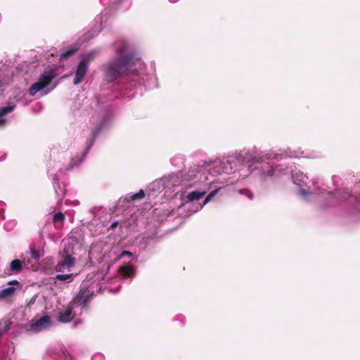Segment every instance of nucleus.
Wrapping results in <instances>:
<instances>
[{
    "instance_id": "1",
    "label": "nucleus",
    "mask_w": 360,
    "mask_h": 360,
    "mask_svg": "<svg viewBox=\"0 0 360 360\" xmlns=\"http://www.w3.org/2000/svg\"><path fill=\"white\" fill-rule=\"evenodd\" d=\"M113 49L114 56L101 67L103 79L106 82L112 83L127 79L148 89L158 86L154 70L150 68V72H146V65L138 58L129 41H117L113 44Z\"/></svg>"
},
{
    "instance_id": "2",
    "label": "nucleus",
    "mask_w": 360,
    "mask_h": 360,
    "mask_svg": "<svg viewBox=\"0 0 360 360\" xmlns=\"http://www.w3.org/2000/svg\"><path fill=\"white\" fill-rule=\"evenodd\" d=\"M263 174L268 176H283L291 174L292 183L300 187L297 195L300 199L305 202L315 204L320 208L334 207L354 198L348 189L336 190L332 193L324 185H319L315 179L311 184L308 183L309 178L303 172L292 171L291 168L283 165L266 171L264 168Z\"/></svg>"
},
{
    "instance_id": "3",
    "label": "nucleus",
    "mask_w": 360,
    "mask_h": 360,
    "mask_svg": "<svg viewBox=\"0 0 360 360\" xmlns=\"http://www.w3.org/2000/svg\"><path fill=\"white\" fill-rule=\"evenodd\" d=\"M110 125V117L108 115H106L103 116L92 129V137L89 141L86 142L85 150L82 153V155H77L75 158L68 157L63 163L60 162H54L53 169H48V174L50 176H52L53 188L58 197L63 196L65 191L63 188L61 187L58 184V176L54 173V171L57 169L58 172L61 173L63 172L69 171L75 167H78L86 158V155L94 144V139H96V136L100 132L108 129ZM49 167H51V165H49Z\"/></svg>"
},
{
    "instance_id": "4",
    "label": "nucleus",
    "mask_w": 360,
    "mask_h": 360,
    "mask_svg": "<svg viewBox=\"0 0 360 360\" xmlns=\"http://www.w3.org/2000/svg\"><path fill=\"white\" fill-rule=\"evenodd\" d=\"M233 158L232 155H229L226 157V160L220 158L201 160L195 165L190 174L193 175L195 172H201L198 181L204 183V186H206L214 184L215 177L222 173L233 174V178L238 179L239 164ZM236 181L238 182L240 180Z\"/></svg>"
},
{
    "instance_id": "5",
    "label": "nucleus",
    "mask_w": 360,
    "mask_h": 360,
    "mask_svg": "<svg viewBox=\"0 0 360 360\" xmlns=\"http://www.w3.org/2000/svg\"><path fill=\"white\" fill-rule=\"evenodd\" d=\"M101 289V284L97 279L87 276L81 283L79 292L72 300L68 307L58 312V321L63 323L71 321L76 315V309L79 307L81 309L79 313H82V310L87 307L95 293L99 292Z\"/></svg>"
},
{
    "instance_id": "6",
    "label": "nucleus",
    "mask_w": 360,
    "mask_h": 360,
    "mask_svg": "<svg viewBox=\"0 0 360 360\" xmlns=\"http://www.w3.org/2000/svg\"><path fill=\"white\" fill-rule=\"evenodd\" d=\"M194 167L195 165L191 166L186 172L172 173L154 181L150 185V190L153 192H161L165 190L166 192L177 194L184 188H192L199 184L204 185V183L198 181L201 172H195L193 175L190 174Z\"/></svg>"
},
{
    "instance_id": "7",
    "label": "nucleus",
    "mask_w": 360,
    "mask_h": 360,
    "mask_svg": "<svg viewBox=\"0 0 360 360\" xmlns=\"http://www.w3.org/2000/svg\"><path fill=\"white\" fill-rule=\"evenodd\" d=\"M284 157L287 158H310V156L307 154H305L302 150H291L290 149H288L282 153H276L272 151H264L256 153L255 155L251 154L250 158V172H252V167L255 164L263 163L261 169V175L263 178L269 177L266 175L263 174L264 168L265 170H269L279 165L280 164L274 165L272 162L273 160H281Z\"/></svg>"
},
{
    "instance_id": "8",
    "label": "nucleus",
    "mask_w": 360,
    "mask_h": 360,
    "mask_svg": "<svg viewBox=\"0 0 360 360\" xmlns=\"http://www.w3.org/2000/svg\"><path fill=\"white\" fill-rule=\"evenodd\" d=\"M60 67L52 64L45 68L37 82H34L29 89L30 96L39 94V96H44L51 93L58 85L55 79L60 75Z\"/></svg>"
},
{
    "instance_id": "9",
    "label": "nucleus",
    "mask_w": 360,
    "mask_h": 360,
    "mask_svg": "<svg viewBox=\"0 0 360 360\" xmlns=\"http://www.w3.org/2000/svg\"><path fill=\"white\" fill-rule=\"evenodd\" d=\"M63 243L64 247L61 252L62 259L55 266V270L58 272L69 271L75 264L73 244L69 240H63Z\"/></svg>"
},
{
    "instance_id": "10",
    "label": "nucleus",
    "mask_w": 360,
    "mask_h": 360,
    "mask_svg": "<svg viewBox=\"0 0 360 360\" xmlns=\"http://www.w3.org/2000/svg\"><path fill=\"white\" fill-rule=\"evenodd\" d=\"M231 155L233 157V158L236 159L239 164V169L238 170V179L237 180L245 179L250 174V150L244 148Z\"/></svg>"
},
{
    "instance_id": "11",
    "label": "nucleus",
    "mask_w": 360,
    "mask_h": 360,
    "mask_svg": "<svg viewBox=\"0 0 360 360\" xmlns=\"http://www.w3.org/2000/svg\"><path fill=\"white\" fill-rule=\"evenodd\" d=\"M51 326V319L49 316H43L32 320L25 329L27 332L37 333L49 329Z\"/></svg>"
},
{
    "instance_id": "12",
    "label": "nucleus",
    "mask_w": 360,
    "mask_h": 360,
    "mask_svg": "<svg viewBox=\"0 0 360 360\" xmlns=\"http://www.w3.org/2000/svg\"><path fill=\"white\" fill-rule=\"evenodd\" d=\"M88 65H86V63H84V62H82L80 60V62L79 63L78 65H77V70H76V72H75V78H74V80H73V83L74 84L77 85V84H79V83H81L87 71H88Z\"/></svg>"
},
{
    "instance_id": "13",
    "label": "nucleus",
    "mask_w": 360,
    "mask_h": 360,
    "mask_svg": "<svg viewBox=\"0 0 360 360\" xmlns=\"http://www.w3.org/2000/svg\"><path fill=\"white\" fill-rule=\"evenodd\" d=\"M206 193H207V191L205 190H203L202 191H191V192L188 193L186 195H181V199H182L183 201L185 202V205H184L187 206L188 207H190V205H188V203L192 202L194 200H199Z\"/></svg>"
},
{
    "instance_id": "14",
    "label": "nucleus",
    "mask_w": 360,
    "mask_h": 360,
    "mask_svg": "<svg viewBox=\"0 0 360 360\" xmlns=\"http://www.w3.org/2000/svg\"><path fill=\"white\" fill-rule=\"evenodd\" d=\"M15 108V105H8L6 106H4L0 108V128L6 126L7 123V120L6 119V115L11 112L14 108Z\"/></svg>"
},
{
    "instance_id": "15",
    "label": "nucleus",
    "mask_w": 360,
    "mask_h": 360,
    "mask_svg": "<svg viewBox=\"0 0 360 360\" xmlns=\"http://www.w3.org/2000/svg\"><path fill=\"white\" fill-rule=\"evenodd\" d=\"M119 274L124 278H131L135 275V269L132 265L124 264L120 267Z\"/></svg>"
},
{
    "instance_id": "16",
    "label": "nucleus",
    "mask_w": 360,
    "mask_h": 360,
    "mask_svg": "<svg viewBox=\"0 0 360 360\" xmlns=\"http://www.w3.org/2000/svg\"><path fill=\"white\" fill-rule=\"evenodd\" d=\"M101 50L98 49L91 50L88 52L83 53L81 56V61L86 65L94 60L100 53Z\"/></svg>"
},
{
    "instance_id": "17",
    "label": "nucleus",
    "mask_w": 360,
    "mask_h": 360,
    "mask_svg": "<svg viewBox=\"0 0 360 360\" xmlns=\"http://www.w3.org/2000/svg\"><path fill=\"white\" fill-rule=\"evenodd\" d=\"M30 253L32 259L37 262L44 255V250L40 245L32 244L30 246Z\"/></svg>"
},
{
    "instance_id": "18",
    "label": "nucleus",
    "mask_w": 360,
    "mask_h": 360,
    "mask_svg": "<svg viewBox=\"0 0 360 360\" xmlns=\"http://www.w3.org/2000/svg\"><path fill=\"white\" fill-rule=\"evenodd\" d=\"M146 196L145 192L143 190L141 189L138 193H127L124 198V201L129 202L130 201H138L144 198Z\"/></svg>"
},
{
    "instance_id": "19",
    "label": "nucleus",
    "mask_w": 360,
    "mask_h": 360,
    "mask_svg": "<svg viewBox=\"0 0 360 360\" xmlns=\"http://www.w3.org/2000/svg\"><path fill=\"white\" fill-rule=\"evenodd\" d=\"M219 189H220V188H216L214 191H212L211 193H210L207 195L205 199L204 200L203 203L202 205H198L195 210H191L190 214L195 213L197 211L201 210L203 207V206H205L207 203H208L217 195V193L219 192Z\"/></svg>"
},
{
    "instance_id": "20",
    "label": "nucleus",
    "mask_w": 360,
    "mask_h": 360,
    "mask_svg": "<svg viewBox=\"0 0 360 360\" xmlns=\"http://www.w3.org/2000/svg\"><path fill=\"white\" fill-rule=\"evenodd\" d=\"M74 278L73 274H58L55 276V279L60 281H68V283L71 282Z\"/></svg>"
},
{
    "instance_id": "21",
    "label": "nucleus",
    "mask_w": 360,
    "mask_h": 360,
    "mask_svg": "<svg viewBox=\"0 0 360 360\" xmlns=\"http://www.w3.org/2000/svg\"><path fill=\"white\" fill-rule=\"evenodd\" d=\"M11 324L12 322L8 319H2L0 321V333L2 335L9 330Z\"/></svg>"
},
{
    "instance_id": "22",
    "label": "nucleus",
    "mask_w": 360,
    "mask_h": 360,
    "mask_svg": "<svg viewBox=\"0 0 360 360\" xmlns=\"http://www.w3.org/2000/svg\"><path fill=\"white\" fill-rule=\"evenodd\" d=\"M16 288L14 287H8L0 291V299L8 297L12 295L15 291Z\"/></svg>"
},
{
    "instance_id": "23",
    "label": "nucleus",
    "mask_w": 360,
    "mask_h": 360,
    "mask_svg": "<svg viewBox=\"0 0 360 360\" xmlns=\"http://www.w3.org/2000/svg\"><path fill=\"white\" fill-rule=\"evenodd\" d=\"M22 262L19 259H14L11 262L10 265V270L11 271H19L22 269Z\"/></svg>"
},
{
    "instance_id": "24",
    "label": "nucleus",
    "mask_w": 360,
    "mask_h": 360,
    "mask_svg": "<svg viewBox=\"0 0 360 360\" xmlns=\"http://www.w3.org/2000/svg\"><path fill=\"white\" fill-rule=\"evenodd\" d=\"M238 193L241 195H244L250 200H252L255 197L253 193L250 190L247 188L239 189L238 191Z\"/></svg>"
},
{
    "instance_id": "25",
    "label": "nucleus",
    "mask_w": 360,
    "mask_h": 360,
    "mask_svg": "<svg viewBox=\"0 0 360 360\" xmlns=\"http://www.w3.org/2000/svg\"><path fill=\"white\" fill-rule=\"evenodd\" d=\"M77 51V49H69L68 50L61 53L60 54V59H66L69 58L70 56H72Z\"/></svg>"
},
{
    "instance_id": "26",
    "label": "nucleus",
    "mask_w": 360,
    "mask_h": 360,
    "mask_svg": "<svg viewBox=\"0 0 360 360\" xmlns=\"http://www.w3.org/2000/svg\"><path fill=\"white\" fill-rule=\"evenodd\" d=\"M65 220V215L63 213L58 212L56 213L53 217V222L61 221L63 222Z\"/></svg>"
},
{
    "instance_id": "27",
    "label": "nucleus",
    "mask_w": 360,
    "mask_h": 360,
    "mask_svg": "<svg viewBox=\"0 0 360 360\" xmlns=\"http://www.w3.org/2000/svg\"><path fill=\"white\" fill-rule=\"evenodd\" d=\"M91 360H105V356L101 353H96L92 356Z\"/></svg>"
},
{
    "instance_id": "28",
    "label": "nucleus",
    "mask_w": 360,
    "mask_h": 360,
    "mask_svg": "<svg viewBox=\"0 0 360 360\" xmlns=\"http://www.w3.org/2000/svg\"><path fill=\"white\" fill-rule=\"evenodd\" d=\"M124 3H126V7H129L131 5L130 2L128 0H120L119 2H118L119 8H122V5Z\"/></svg>"
},
{
    "instance_id": "29",
    "label": "nucleus",
    "mask_w": 360,
    "mask_h": 360,
    "mask_svg": "<svg viewBox=\"0 0 360 360\" xmlns=\"http://www.w3.org/2000/svg\"><path fill=\"white\" fill-rule=\"evenodd\" d=\"M132 255H132V253L131 252H129V251H127V250H124L120 254V257H123L124 256L132 257Z\"/></svg>"
},
{
    "instance_id": "30",
    "label": "nucleus",
    "mask_w": 360,
    "mask_h": 360,
    "mask_svg": "<svg viewBox=\"0 0 360 360\" xmlns=\"http://www.w3.org/2000/svg\"><path fill=\"white\" fill-rule=\"evenodd\" d=\"M95 20H96V22H100L99 30H101V27H102V23H103L102 16L101 15H97L96 17Z\"/></svg>"
},
{
    "instance_id": "31",
    "label": "nucleus",
    "mask_w": 360,
    "mask_h": 360,
    "mask_svg": "<svg viewBox=\"0 0 360 360\" xmlns=\"http://www.w3.org/2000/svg\"><path fill=\"white\" fill-rule=\"evenodd\" d=\"M118 224H119V222H118V221H114V222H112V223L111 224V225H110V228H111L112 229H115V228L117 226Z\"/></svg>"
},
{
    "instance_id": "32",
    "label": "nucleus",
    "mask_w": 360,
    "mask_h": 360,
    "mask_svg": "<svg viewBox=\"0 0 360 360\" xmlns=\"http://www.w3.org/2000/svg\"><path fill=\"white\" fill-rule=\"evenodd\" d=\"M9 285H19V282L16 280L11 281L8 282Z\"/></svg>"
},
{
    "instance_id": "33",
    "label": "nucleus",
    "mask_w": 360,
    "mask_h": 360,
    "mask_svg": "<svg viewBox=\"0 0 360 360\" xmlns=\"http://www.w3.org/2000/svg\"><path fill=\"white\" fill-rule=\"evenodd\" d=\"M170 2H176L178 0H169Z\"/></svg>"
},
{
    "instance_id": "34",
    "label": "nucleus",
    "mask_w": 360,
    "mask_h": 360,
    "mask_svg": "<svg viewBox=\"0 0 360 360\" xmlns=\"http://www.w3.org/2000/svg\"><path fill=\"white\" fill-rule=\"evenodd\" d=\"M23 264H24V266H25V259H24Z\"/></svg>"
},
{
    "instance_id": "35",
    "label": "nucleus",
    "mask_w": 360,
    "mask_h": 360,
    "mask_svg": "<svg viewBox=\"0 0 360 360\" xmlns=\"http://www.w3.org/2000/svg\"><path fill=\"white\" fill-rule=\"evenodd\" d=\"M234 179H235V180H236V178H234ZM232 183H234V181H232Z\"/></svg>"
}]
</instances>
